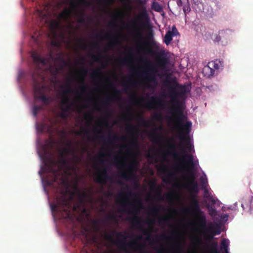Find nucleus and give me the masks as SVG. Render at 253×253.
<instances>
[{"mask_svg": "<svg viewBox=\"0 0 253 253\" xmlns=\"http://www.w3.org/2000/svg\"><path fill=\"white\" fill-rule=\"evenodd\" d=\"M202 72L204 76L206 78H211L214 75L215 70L208 63L207 65L203 68Z\"/></svg>", "mask_w": 253, "mask_h": 253, "instance_id": "4be33fe9", "label": "nucleus"}, {"mask_svg": "<svg viewBox=\"0 0 253 253\" xmlns=\"http://www.w3.org/2000/svg\"><path fill=\"white\" fill-rule=\"evenodd\" d=\"M161 102L162 101L158 97L152 96L150 100L146 103L145 107L150 110L154 107L155 105L161 106Z\"/></svg>", "mask_w": 253, "mask_h": 253, "instance_id": "6ab92c4d", "label": "nucleus"}, {"mask_svg": "<svg viewBox=\"0 0 253 253\" xmlns=\"http://www.w3.org/2000/svg\"><path fill=\"white\" fill-rule=\"evenodd\" d=\"M209 209V213L211 216H214L216 215V211L215 209L208 206Z\"/></svg>", "mask_w": 253, "mask_h": 253, "instance_id": "37998d69", "label": "nucleus"}, {"mask_svg": "<svg viewBox=\"0 0 253 253\" xmlns=\"http://www.w3.org/2000/svg\"><path fill=\"white\" fill-rule=\"evenodd\" d=\"M137 164L136 161L133 160L127 166L128 171L126 170H120V176L127 181L131 180L135 176L133 172L135 170Z\"/></svg>", "mask_w": 253, "mask_h": 253, "instance_id": "f8f14e48", "label": "nucleus"}, {"mask_svg": "<svg viewBox=\"0 0 253 253\" xmlns=\"http://www.w3.org/2000/svg\"><path fill=\"white\" fill-rule=\"evenodd\" d=\"M92 46L93 48L96 49L98 50L100 49V46L98 42H95L92 44Z\"/></svg>", "mask_w": 253, "mask_h": 253, "instance_id": "052dcab7", "label": "nucleus"}, {"mask_svg": "<svg viewBox=\"0 0 253 253\" xmlns=\"http://www.w3.org/2000/svg\"><path fill=\"white\" fill-rule=\"evenodd\" d=\"M75 133L77 135H82L83 134H84L87 136V138L88 139H90V137L89 135L90 130L88 129L82 128L80 131H76Z\"/></svg>", "mask_w": 253, "mask_h": 253, "instance_id": "7c9ffc66", "label": "nucleus"}, {"mask_svg": "<svg viewBox=\"0 0 253 253\" xmlns=\"http://www.w3.org/2000/svg\"><path fill=\"white\" fill-rule=\"evenodd\" d=\"M215 37L214 38V39L213 40L214 42H218L221 40V36L219 35V34L218 35H215Z\"/></svg>", "mask_w": 253, "mask_h": 253, "instance_id": "680f3d73", "label": "nucleus"}, {"mask_svg": "<svg viewBox=\"0 0 253 253\" xmlns=\"http://www.w3.org/2000/svg\"><path fill=\"white\" fill-rule=\"evenodd\" d=\"M65 145L68 147L64 148V151L66 154L74 155L75 153V150L72 147L73 143L71 140H68L66 142Z\"/></svg>", "mask_w": 253, "mask_h": 253, "instance_id": "b1692460", "label": "nucleus"}, {"mask_svg": "<svg viewBox=\"0 0 253 253\" xmlns=\"http://www.w3.org/2000/svg\"><path fill=\"white\" fill-rule=\"evenodd\" d=\"M176 147H177V145L174 143H171L169 145L170 149L171 150L173 151V152L172 153V156L175 158H178L179 157L178 154L175 151V149H176Z\"/></svg>", "mask_w": 253, "mask_h": 253, "instance_id": "72a5a7b5", "label": "nucleus"}, {"mask_svg": "<svg viewBox=\"0 0 253 253\" xmlns=\"http://www.w3.org/2000/svg\"><path fill=\"white\" fill-rule=\"evenodd\" d=\"M31 56L34 63L38 66L40 64L44 66H49L50 72L54 75H57L63 68L62 66L58 67L56 66L52 65V62L57 61L59 59V57L54 58L51 53H50L47 57L42 58L37 52L34 51L32 52Z\"/></svg>", "mask_w": 253, "mask_h": 253, "instance_id": "20e7f679", "label": "nucleus"}, {"mask_svg": "<svg viewBox=\"0 0 253 253\" xmlns=\"http://www.w3.org/2000/svg\"><path fill=\"white\" fill-rule=\"evenodd\" d=\"M206 198H209L210 203L212 205H215L217 201V199L216 198H213L211 195H206Z\"/></svg>", "mask_w": 253, "mask_h": 253, "instance_id": "79ce46f5", "label": "nucleus"}, {"mask_svg": "<svg viewBox=\"0 0 253 253\" xmlns=\"http://www.w3.org/2000/svg\"><path fill=\"white\" fill-rule=\"evenodd\" d=\"M101 74L100 69H96L92 72L91 76L93 78H98L101 76Z\"/></svg>", "mask_w": 253, "mask_h": 253, "instance_id": "c9c22d12", "label": "nucleus"}, {"mask_svg": "<svg viewBox=\"0 0 253 253\" xmlns=\"http://www.w3.org/2000/svg\"><path fill=\"white\" fill-rule=\"evenodd\" d=\"M127 132L130 135L132 138V141L128 145H124L122 146V148L124 149H127L128 147L132 148H138V141L137 139L135 133H137L138 132L137 128L135 126L132 124H129L127 126L126 128Z\"/></svg>", "mask_w": 253, "mask_h": 253, "instance_id": "1a4fd4ad", "label": "nucleus"}, {"mask_svg": "<svg viewBox=\"0 0 253 253\" xmlns=\"http://www.w3.org/2000/svg\"><path fill=\"white\" fill-rule=\"evenodd\" d=\"M150 137L152 139L153 142H157L159 138L155 131H154L150 134Z\"/></svg>", "mask_w": 253, "mask_h": 253, "instance_id": "a19ab883", "label": "nucleus"}, {"mask_svg": "<svg viewBox=\"0 0 253 253\" xmlns=\"http://www.w3.org/2000/svg\"><path fill=\"white\" fill-rule=\"evenodd\" d=\"M207 232L211 234V236L210 237V239H212L213 238V236L216 235H219L220 234L221 231L218 229H216L215 227L211 226L207 229Z\"/></svg>", "mask_w": 253, "mask_h": 253, "instance_id": "a878e982", "label": "nucleus"}, {"mask_svg": "<svg viewBox=\"0 0 253 253\" xmlns=\"http://www.w3.org/2000/svg\"><path fill=\"white\" fill-rule=\"evenodd\" d=\"M79 5L88 7L91 3L86 0H70V8H65L59 14V17L63 20H68L70 18L73 12L77 11Z\"/></svg>", "mask_w": 253, "mask_h": 253, "instance_id": "423d86ee", "label": "nucleus"}, {"mask_svg": "<svg viewBox=\"0 0 253 253\" xmlns=\"http://www.w3.org/2000/svg\"><path fill=\"white\" fill-rule=\"evenodd\" d=\"M75 15L78 17L77 22L80 24H84L85 21V14L84 11L76 12Z\"/></svg>", "mask_w": 253, "mask_h": 253, "instance_id": "c85d7f7f", "label": "nucleus"}, {"mask_svg": "<svg viewBox=\"0 0 253 253\" xmlns=\"http://www.w3.org/2000/svg\"><path fill=\"white\" fill-rule=\"evenodd\" d=\"M62 88H65L63 94V96L61 99V109L62 112L59 114V116L63 119H66L68 115L67 113L72 109L73 105L70 98L67 95L72 92V89L70 85L67 84L65 86H62Z\"/></svg>", "mask_w": 253, "mask_h": 253, "instance_id": "39448f33", "label": "nucleus"}, {"mask_svg": "<svg viewBox=\"0 0 253 253\" xmlns=\"http://www.w3.org/2000/svg\"><path fill=\"white\" fill-rule=\"evenodd\" d=\"M116 95H114L113 96H109L106 97V98L103 101H102L101 104L103 107L106 109V111H108L107 107L110 105V103L116 99Z\"/></svg>", "mask_w": 253, "mask_h": 253, "instance_id": "393cba45", "label": "nucleus"}, {"mask_svg": "<svg viewBox=\"0 0 253 253\" xmlns=\"http://www.w3.org/2000/svg\"><path fill=\"white\" fill-rule=\"evenodd\" d=\"M130 100L131 102H138L139 100L136 97L135 94H133L130 97Z\"/></svg>", "mask_w": 253, "mask_h": 253, "instance_id": "de8ad7c7", "label": "nucleus"}, {"mask_svg": "<svg viewBox=\"0 0 253 253\" xmlns=\"http://www.w3.org/2000/svg\"><path fill=\"white\" fill-rule=\"evenodd\" d=\"M147 17V12L145 10H144V11H143V13L140 14L138 16V17L140 19L146 18Z\"/></svg>", "mask_w": 253, "mask_h": 253, "instance_id": "864d4df0", "label": "nucleus"}, {"mask_svg": "<svg viewBox=\"0 0 253 253\" xmlns=\"http://www.w3.org/2000/svg\"><path fill=\"white\" fill-rule=\"evenodd\" d=\"M177 35H179V33L176 27L173 26L171 28V30H169L167 32L164 38V42L166 45H169L172 40L173 37Z\"/></svg>", "mask_w": 253, "mask_h": 253, "instance_id": "f3484780", "label": "nucleus"}, {"mask_svg": "<svg viewBox=\"0 0 253 253\" xmlns=\"http://www.w3.org/2000/svg\"><path fill=\"white\" fill-rule=\"evenodd\" d=\"M183 10L186 15L187 13H188L190 10V7L188 4V2H187V4H184L183 7Z\"/></svg>", "mask_w": 253, "mask_h": 253, "instance_id": "49530a36", "label": "nucleus"}, {"mask_svg": "<svg viewBox=\"0 0 253 253\" xmlns=\"http://www.w3.org/2000/svg\"><path fill=\"white\" fill-rule=\"evenodd\" d=\"M200 180H201V182L202 183V188H204L206 186V184L207 183V179H205L203 177H201L200 178Z\"/></svg>", "mask_w": 253, "mask_h": 253, "instance_id": "3c124183", "label": "nucleus"}, {"mask_svg": "<svg viewBox=\"0 0 253 253\" xmlns=\"http://www.w3.org/2000/svg\"><path fill=\"white\" fill-rule=\"evenodd\" d=\"M191 209L196 214L197 218L202 226L205 227L206 224V218L204 212L201 211L200 208L198 201L195 198L192 199Z\"/></svg>", "mask_w": 253, "mask_h": 253, "instance_id": "6e6552de", "label": "nucleus"}, {"mask_svg": "<svg viewBox=\"0 0 253 253\" xmlns=\"http://www.w3.org/2000/svg\"><path fill=\"white\" fill-rule=\"evenodd\" d=\"M176 3L179 7H181L182 6L183 3L182 0H176Z\"/></svg>", "mask_w": 253, "mask_h": 253, "instance_id": "774afa93", "label": "nucleus"}, {"mask_svg": "<svg viewBox=\"0 0 253 253\" xmlns=\"http://www.w3.org/2000/svg\"><path fill=\"white\" fill-rule=\"evenodd\" d=\"M166 62L167 59L164 56L161 57L160 62L161 65H165L166 64Z\"/></svg>", "mask_w": 253, "mask_h": 253, "instance_id": "09e8293b", "label": "nucleus"}, {"mask_svg": "<svg viewBox=\"0 0 253 253\" xmlns=\"http://www.w3.org/2000/svg\"><path fill=\"white\" fill-rule=\"evenodd\" d=\"M58 163L61 167H67L68 164L67 158L59 159Z\"/></svg>", "mask_w": 253, "mask_h": 253, "instance_id": "4c0bfd02", "label": "nucleus"}, {"mask_svg": "<svg viewBox=\"0 0 253 253\" xmlns=\"http://www.w3.org/2000/svg\"><path fill=\"white\" fill-rule=\"evenodd\" d=\"M182 159L188 166L187 173H193V170L195 169V167L198 165V160L194 161V156L191 154H185Z\"/></svg>", "mask_w": 253, "mask_h": 253, "instance_id": "ddd939ff", "label": "nucleus"}, {"mask_svg": "<svg viewBox=\"0 0 253 253\" xmlns=\"http://www.w3.org/2000/svg\"><path fill=\"white\" fill-rule=\"evenodd\" d=\"M169 220V217L168 216H164L161 217L158 219L159 224L161 225L162 224H166Z\"/></svg>", "mask_w": 253, "mask_h": 253, "instance_id": "58836bf2", "label": "nucleus"}, {"mask_svg": "<svg viewBox=\"0 0 253 253\" xmlns=\"http://www.w3.org/2000/svg\"><path fill=\"white\" fill-rule=\"evenodd\" d=\"M33 78L35 81V84L33 86L34 98L36 100H41L45 104H49L50 103L49 98L43 94L45 90V86L36 81L34 75L33 76Z\"/></svg>", "mask_w": 253, "mask_h": 253, "instance_id": "0eeeda50", "label": "nucleus"}, {"mask_svg": "<svg viewBox=\"0 0 253 253\" xmlns=\"http://www.w3.org/2000/svg\"><path fill=\"white\" fill-rule=\"evenodd\" d=\"M162 171L166 173L167 174L166 176L163 178V181L165 183H169L171 180L175 179V175L173 172H169L167 170L166 167L164 166L162 168Z\"/></svg>", "mask_w": 253, "mask_h": 253, "instance_id": "412c9836", "label": "nucleus"}, {"mask_svg": "<svg viewBox=\"0 0 253 253\" xmlns=\"http://www.w3.org/2000/svg\"><path fill=\"white\" fill-rule=\"evenodd\" d=\"M145 64L148 67V70L146 72L143 73V75H144L145 79L150 83H152L155 85L157 84V80L155 77V74L157 70L152 64V63L147 59H145Z\"/></svg>", "mask_w": 253, "mask_h": 253, "instance_id": "9d476101", "label": "nucleus"}, {"mask_svg": "<svg viewBox=\"0 0 253 253\" xmlns=\"http://www.w3.org/2000/svg\"><path fill=\"white\" fill-rule=\"evenodd\" d=\"M82 77L80 78V83L82 84L79 88L82 94H84L88 90L87 86L85 85V77L88 73V70L85 68H83L81 70Z\"/></svg>", "mask_w": 253, "mask_h": 253, "instance_id": "a211bd4d", "label": "nucleus"}, {"mask_svg": "<svg viewBox=\"0 0 253 253\" xmlns=\"http://www.w3.org/2000/svg\"><path fill=\"white\" fill-rule=\"evenodd\" d=\"M162 206L157 205L154 206L152 208L150 209V213L153 214H156L158 213L160 211V208Z\"/></svg>", "mask_w": 253, "mask_h": 253, "instance_id": "f704fd0d", "label": "nucleus"}, {"mask_svg": "<svg viewBox=\"0 0 253 253\" xmlns=\"http://www.w3.org/2000/svg\"><path fill=\"white\" fill-rule=\"evenodd\" d=\"M209 63L213 69L216 70H218L220 67H222L223 66V62L220 60L216 59L214 61L210 62Z\"/></svg>", "mask_w": 253, "mask_h": 253, "instance_id": "bb28decb", "label": "nucleus"}, {"mask_svg": "<svg viewBox=\"0 0 253 253\" xmlns=\"http://www.w3.org/2000/svg\"><path fill=\"white\" fill-rule=\"evenodd\" d=\"M55 161L50 159L49 160V164L47 165V167L49 171L53 175L54 178L52 181H49L47 182L48 185H52L53 184V183L56 182L58 177L60 176L59 173L60 171V168H58L56 169L53 168V166L55 165Z\"/></svg>", "mask_w": 253, "mask_h": 253, "instance_id": "4468645a", "label": "nucleus"}, {"mask_svg": "<svg viewBox=\"0 0 253 253\" xmlns=\"http://www.w3.org/2000/svg\"><path fill=\"white\" fill-rule=\"evenodd\" d=\"M210 252L211 253H220L217 249V244L216 243H211L210 247Z\"/></svg>", "mask_w": 253, "mask_h": 253, "instance_id": "473e14b6", "label": "nucleus"}, {"mask_svg": "<svg viewBox=\"0 0 253 253\" xmlns=\"http://www.w3.org/2000/svg\"><path fill=\"white\" fill-rule=\"evenodd\" d=\"M91 57L94 61L96 62H101V61L102 56L100 54L97 56L94 54H92L91 55Z\"/></svg>", "mask_w": 253, "mask_h": 253, "instance_id": "c03bdc74", "label": "nucleus"}, {"mask_svg": "<svg viewBox=\"0 0 253 253\" xmlns=\"http://www.w3.org/2000/svg\"><path fill=\"white\" fill-rule=\"evenodd\" d=\"M220 250L222 253H229V240L223 239L221 242Z\"/></svg>", "mask_w": 253, "mask_h": 253, "instance_id": "5701e85b", "label": "nucleus"}, {"mask_svg": "<svg viewBox=\"0 0 253 253\" xmlns=\"http://www.w3.org/2000/svg\"><path fill=\"white\" fill-rule=\"evenodd\" d=\"M95 177V181L102 184H105L107 180L110 179L106 168H104L101 170H99Z\"/></svg>", "mask_w": 253, "mask_h": 253, "instance_id": "dca6fc26", "label": "nucleus"}, {"mask_svg": "<svg viewBox=\"0 0 253 253\" xmlns=\"http://www.w3.org/2000/svg\"><path fill=\"white\" fill-rule=\"evenodd\" d=\"M112 235H116L118 239H114L112 235L105 233L106 240L115 244L121 250L126 253H146L145 246L144 244L138 243L137 241L142 239V236H136V238L130 242H126L128 237V232L112 231Z\"/></svg>", "mask_w": 253, "mask_h": 253, "instance_id": "f03ea898", "label": "nucleus"}, {"mask_svg": "<svg viewBox=\"0 0 253 253\" xmlns=\"http://www.w3.org/2000/svg\"><path fill=\"white\" fill-rule=\"evenodd\" d=\"M154 118L157 120H161L162 119V115L160 113L155 114L154 116Z\"/></svg>", "mask_w": 253, "mask_h": 253, "instance_id": "4d7b16f0", "label": "nucleus"}, {"mask_svg": "<svg viewBox=\"0 0 253 253\" xmlns=\"http://www.w3.org/2000/svg\"><path fill=\"white\" fill-rule=\"evenodd\" d=\"M84 119L86 120H89L90 123H91L92 120V116L90 114H86L84 116Z\"/></svg>", "mask_w": 253, "mask_h": 253, "instance_id": "5fc2aeb1", "label": "nucleus"}, {"mask_svg": "<svg viewBox=\"0 0 253 253\" xmlns=\"http://www.w3.org/2000/svg\"><path fill=\"white\" fill-rule=\"evenodd\" d=\"M119 139L123 140V141H125V140H126V138L125 136L119 137L116 134H115V135H113L112 136H111L110 135H109V136H108V137L106 139V141H107V142L108 143H109V144H112L113 143V141H114L115 140H119Z\"/></svg>", "mask_w": 253, "mask_h": 253, "instance_id": "cd10ccee", "label": "nucleus"}, {"mask_svg": "<svg viewBox=\"0 0 253 253\" xmlns=\"http://www.w3.org/2000/svg\"><path fill=\"white\" fill-rule=\"evenodd\" d=\"M74 188L78 193L79 200V202L75 204L73 207V210L75 211H77L81 210L82 205L84 204V199L86 198L88 195L86 192H81L77 185L74 186Z\"/></svg>", "mask_w": 253, "mask_h": 253, "instance_id": "2eb2a0df", "label": "nucleus"}, {"mask_svg": "<svg viewBox=\"0 0 253 253\" xmlns=\"http://www.w3.org/2000/svg\"><path fill=\"white\" fill-rule=\"evenodd\" d=\"M43 109L42 106L35 105L33 108V113L34 117H36L38 112Z\"/></svg>", "mask_w": 253, "mask_h": 253, "instance_id": "ea45409f", "label": "nucleus"}, {"mask_svg": "<svg viewBox=\"0 0 253 253\" xmlns=\"http://www.w3.org/2000/svg\"><path fill=\"white\" fill-rule=\"evenodd\" d=\"M113 162H114V163L116 165H119V159L118 156H116L115 157Z\"/></svg>", "mask_w": 253, "mask_h": 253, "instance_id": "e2e57ef3", "label": "nucleus"}, {"mask_svg": "<svg viewBox=\"0 0 253 253\" xmlns=\"http://www.w3.org/2000/svg\"><path fill=\"white\" fill-rule=\"evenodd\" d=\"M219 35L221 36V38H224L226 36V31L225 30H220L218 32Z\"/></svg>", "mask_w": 253, "mask_h": 253, "instance_id": "8fccbe9b", "label": "nucleus"}, {"mask_svg": "<svg viewBox=\"0 0 253 253\" xmlns=\"http://www.w3.org/2000/svg\"><path fill=\"white\" fill-rule=\"evenodd\" d=\"M168 83L169 96L172 103L170 112L176 115V121L177 126L179 128V138L181 142H185L187 148L189 152L193 149L194 147L189 142V134L191 131L192 123L187 122L183 124V110L181 108L182 102L180 98L184 99L187 93L186 87L175 82V85H171L169 82Z\"/></svg>", "mask_w": 253, "mask_h": 253, "instance_id": "f257e3e1", "label": "nucleus"}, {"mask_svg": "<svg viewBox=\"0 0 253 253\" xmlns=\"http://www.w3.org/2000/svg\"><path fill=\"white\" fill-rule=\"evenodd\" d=\"M250 208L249 210L250 211V212H251L252 211H253V197H251L250 200Z\"/></svg>", "mask_w": 253, "mask_h": 253, "instance_id": "603ef678", "label": "nucleus"}, {"mask_svg": "<svg viewBox=\"0 0 253 253\" xmlns=\"http://www.w3.org/2000/svg\"><path fill=\"white\" fill-rule=\"evenodd\" d=\"M152 8L157 12H161L162 10V7L161 5L158 2L156 1L152 2Z\"/></svg>", "mask_w": 253, "mask_h": 253, "instance_id": "2f4dec72", "label": "nucleus"}, {"mask_svg": "<svg viewBox=\"0 0 253 253\" xmlns=\"http://www.w3.org/2000/svg\"><path fill=\"white\" fill-rule=\"evenodd\" d=\"M72 198H66L65 195L58 197L56 204L51 205V210L53 212L60 213L63 218H70L71 215V210Z\"/></svg>", "mask_w": 253, "mask_h": 253, "instance_id": "7ed1b4c3", "label": "nucleus"}, {"mask_svg": "<svg viewBox=\"0 0 253 253\" xmlns=\"http://www.w3.org/2000/svg\"><path fill=\"white\" fill-rule=\"evenodd\" d=\"M157 251L158 253H163L165 251L164 247L163 246H161V248L158 249Z\"/></svg>", "mask_w": 253, "mask_h": 253, "instance_id": "69168bd1", "label": "nucleus"}, {"mask_svg": "<svg viewBox=\"0 0 253 253\" xmlns=\"http://www.w3.org/2000/svg\"><path fill=\"white\" fill-rule=\"evenodd\" d=\"M187 178L188 180L184 185V187L188 189L191 193L197 194L199 192L198 185L197 182L195 180L194 173H187Z\"/></svg>", "mask_w": 253, "mask_h": 253, "instance_id": "9b49d317", "label": "nucleus"}, {"mask_svg": "<svg viewBox=\"0 0 253 253\" xmlns=\"http://www.w3.org/2000/svg\"><path fill=\"white\" fill-rule=\"evenodd\" d=\"M147 45L148 43L146 42H143L142 44L138 45V51L147 54H153V49L151 47H148Z\"/></svg>", "mask_w": 253, "mask_h": 253, "instance_id": "aec40b11", "label": "nucleus"}, {"mask_svg": "<svg viewBox=\"0 0 253 253\" xmlns=\"http://www.w3.org/2000/svg\"><path fill=\"white\" fill-rule=\"evenodd\" d=\"M64 151H61L59 156V159H63V158H67V155L64 153Z\"/></svg>", "mask_w": 253, "mask_h": 253, "instance_id": "13d9d810", "label": "nucleus"}, {"mask_svg": "<svg viewBox=\"0 0 253 253\" xmlns=\"http://www.w3.org/2000/svg\"><path fill=\"white\" fill-rule=\"evenodd\" d=\"M132 206L133 208H135V206L132 205L130 203H126V201H124L122 203V206L123 207H126L128 206Z\"/></svg>", "mask_w": 253, "mask_h": 253, "instance_id": "bf43d9fd", "label": "nucleus"}, {"mask_svg": "<svg viewBox=\"0 0 253 253\" xmlns=\"http://www.w3.org/2000/svg\"><path fill=\"white\" fill-rule=\"evenodd\" d=\"M132 25H133V27L134 28V30L136 32V33L140 36H141V33L140 31V30L139 28L138 27L137 25V22L136 20H134L131 22Z\"/></svg>", "mask_w": 253, "mask_h": 253, "instance_id": "e433bc0d", "label": "nucleus"}, {"mask_svg": "<svg viewBox=\"0 0 253 253\" xmlns=\"http://www.w3.org/2000/svg\"><path fill=\"white\" fill-rule=\"evenodd\" d=\"M108 25L110 27H115L116 26V23L114 21L110 22Z\"/></svg>", "mask_w": 253, "mask_h": 253, "instance_id": "338daca9", "label": "nucleus"}, {"mask_svg": "<svg viewBox=\"0 0 253 253\" xmlns=\"http://www.w3.org/2000/svg\"><path fill=\"white\" fill-rule=\"evenodd\" d=\"M131 222L134 227H138L140 224L143 222V220L140 217L135 215L131 219Z\"/></svg>", "mask_w": 253, "mask_h": 253, "instance_id": "c756f323", "label": "nucleus"}, {"mask_svg": "<svg viewBox=\"0 0 253 253\" xmlns=\"http://www.w3.org/2000/svg\"><path fill=\"white\" fill-rule=\"evenodd\" d=\"M147 223L151 227H152L154 224V221L152 220H148L147 221Z\"/></svg>", "mask_w": 253, "mask_h": 253, "instance_id": "0e129e2a", "label": "nucleus"}, {"mask_svg": "<svg viewBox=\"0 0 253 253\" xmlns=\"http://www.w3.org/2000/svg\"><path fill=\"white\" fill-rule=\"evenodd\" d=\"M98 224H99V221L97 220H95L93 222V229L96 232L98 231L99 230Z\"/></svg>", "mask_w": 253, "mask_h": 253, "instance_id": "a18cd8bd", "label": "nucleus"}, {"mask_svg": "<svg viewBox=\"0 0 253 253\" xmlns=\"http://www.w3.org/2000/svg\"><path fill=\"white\" fill-rule=\"evenodd\" d=\"M129 61L127 58H124L120 60V62L123 65L128 64Z\"/></svg>", "mask_w": 253, "mask_h": 253, "instance_id": "6e6d98bb", "label": "nucleus"}]
</instances>
